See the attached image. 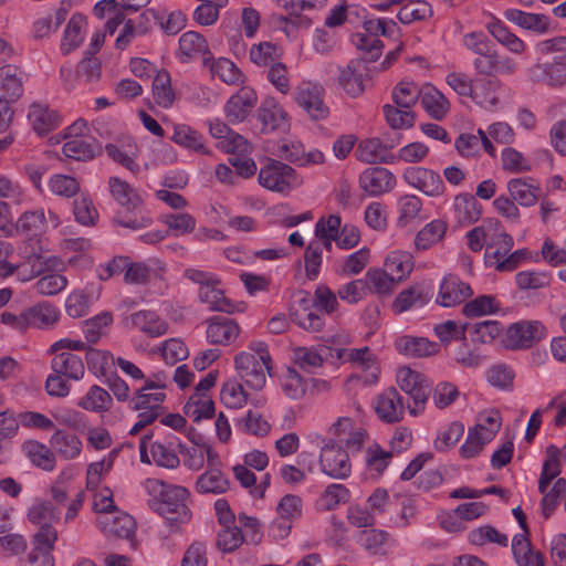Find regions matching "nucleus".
I'll use <instances>...</instances> for the list:
<instances>
[{"mask_svg":"<svg viewBox=\"0 0 566 566\" xmlns=\"http://www.w3.org/2000/svg\"><path fill=\"white\" fill-rule=\"evenodd\" d=\"M348 432V438L345 439L346 448L356 453L361 450L368 439V433L363 428H353L350 418L340 417L329 427V433L334 437H340L343 433Z\"/></svg>","mask_w":566,"mask_h":566,"instance_id":"30","label":"nucleus"},{"mask_svg":"<svg viewBox=\"0 0 566 566\" xmlns=\"http://www.w3.org/2000/svg\"><path fill=\"white\" fill-rule=\"evenodd\" d=\"M229 489V481L218 469H211L202 473L197 480L199 493L221 494Z\"/></svg>","mask_w":566,"mask_h":566,"instance_id":"55","label":"nucleus"},{"mask_svg":"<svg viewBox=\"0 0 566 566\" xmlns=\"http://www.w3.org/2000/svg\"><path fill=\"white\" fill-rule=\"evenodd\" d=\"M276 513L277 517L272 522L270 533L274 538L283 539L290 534L293 521L301 516V497H281Z\"/></svg>","mask_w":566,"mask_h":566,"instance_id":"10","label":"nucleus"},{"mask_svg":"<svg viewBox=\"0 0 566 566\" xmlns=\"http://www.w3.org/2000/svg\"><path fill=\"white\" fill-rule=\"evenodd\" d=\"M512 553L517 566H544L543 555L532 548L525 534H516L513 537Z\"/></svg>","mask_w":566,"mask_h":566,"instance_id":"37","label":"nucleus"},{"mask_svg":"<svg viewBox=\"0 0 566 566\" xmlns=\"http://www.w3.org/2000/svg\"><path fill=\"white\" fill-rule=\"evenodd\" d=\"M171 139L185 147L189 148L191 150H195L197 153L206 154V148L203 145L202 136L192 129L191 127L187 125H177L174 128V134L171 136Z\"/></svg>","mask_w":566,"mask_h":566,"instance_id":"60","label":"nucleus"},{"mask_svg":"<svg viewBox=\"0 0 566 566\" xmlns=\"http://www.w3.org/2000/svg\"><path fill=\"white\" fill-rule=\"evenodd\" d=\"M327 352L328 347L325 346H321L319 348L300 346L294 348L293 357L300 368L311 370L323 365Z\"/></svg>","mask_w":566,"mask_h":566,"instance_id":"53","label":"nucleus"},{"mask_svg":"<svg viewBox=\"0 0 566 566\" xmlns=\"http://www.w3.org/2000/svg\"><path fill=\"white\" fill-rule=\"evenodd\" d=\"M51 360L52 371L69 380L78 381L84 377L85 366L80 356L71 352L54 353Z\"/></svg>","mask_w":566,"mask_h":566,"instance_id":"28","label":"nucleus"},{"mask_svg":"<svg viewBox=\"0 0 566 566\" xmlns=\"http://www.w3.org/2000/svg\"><path fill=\"white\" fill-rule=\"evenodd\" d=\"M258 102L255 91L249 86H243L237 91L224 105V115L232 124L242 123Z\"/></svg>","mask_w":566,"mask_h":566,"instance_id":"13","label":"nucleus"},{"mask_svg":"<svg viewBox=\"0 0 566 566\" xmlns=\"http://www.w3.org/2000/svg\"><path fill=\"white\" fill-rule=\"evenodd\" d=\"M413 269V256L407 251H392L385 261V270L397 283L405 280Z\"/></svg>","mask_w":566,"mask_h":566,"instance_id":"44","label":"nucleus"},{"mask_svg":"<svg viewBox=\"0 0 566 566\" xmlns=\"http://www.w3.org/2000/svg\"><path fill=\"white\" fill-rule=\"evenodd\" d=\"M258 181L266 190L282 195H287L293 188L301 185L294 168L272 158H268L260 168Z\"/></svg>","mask_w":566,"mask_h":566,"instance_id":"4","label":"nucleus"},{"mask_svg":"<svg viewBox=\"0 0 566 566\" xmlns=\"http://www.w3.org/2000/svg\"><path fill=\"white\" fill-rule=\"evenodd\" d=\"M473 295V291L469 283L463 282L459 276L449 274L443 277L437 304L443 307H451L463 303Z\"/></svg>","mask_w":566,"mask_h":566,"instance_id":"14","label":"nucleus"},{"mask_svg":"<svg viewBox=\"0 0 566 566\" xmlns=\"http://www.w3.org/2000/svg\"><path fill=\"white\" fill-rule=\"evenodd\" d=\"M507 191L512 199L522 207L534 206L541 195L539 182L531 177H518L507 181Z\"/></svg>","mask_w":566,"mask_h":566,"instance_id":"23","label":"nucleus"},{"mask_svg":"<svg viewBox=\"0 0 566 566\" xmlns=\"http://www.w3.org/2000/svg\"><path fill=\"white\" fill-rule=\"evenodd\" d=\"M48 187L50 191L57 197L70 199L81 193L80 181L69 175L55 174L49 179Z\"/></svg>","mask_w":566,"mask_h":566,"instance_id":"57","label":"nucleus"},{"mask_svg":"<svg viewBox=\"0 0 566 566\" xmlns=\"http://www.w3.org/2000/svg\"><path fill=\"white\" fill-rule=\"evenodd\" d=\"M469 542L476 546H483L492 543L506 547L509 544V537L491 525H483L469 533Z\"/></svg>","mask_w":566,"mask_h":566,"instance_id":"59","label":"nucleus"},{"mask_svg":"<svg viewBox=\"0 0 566 566\" xmlns=\"http://www.w3.org/2000/svg\"><path fill=\"white\" fill-rule=\"evenodd\" d=\"M153 96L156 104L163 108H169L175 101V92L171 87V77L168 71L156 72L153 81Z\"/></svg>","mask_w":566,"mask_h":566,"instance_id":"49","label":"nucleus"},{"mask_svg":"<svg viewBox=\"0 0 566 566\" xmlns=\"http://www.w3.org/2000/svg\"><path fill=\"white\" fill-rule=\"evenodd\" d=\"M562 459L566 461V443L563 448L554 444L546 448L538 479V492L542 495H566V479L559 476Z\"/></svg>","mask_w":566,"mask_h":566,"instance_id":"3","label":"nucleus"},{"mask_svg":"<svg viewBox=\"0 0 566 566\" xmlns=\"http://www.w3.org/2000/svg\"><path fill=\"white\" fill-rule=\"evenodd\" d=\"M396 185V177L384 167H369L359 175V186L370 196L389 192Z\"/></svg>","mask_w":566,"mask_h":566,"instance_id":"15","label":"nucleus"},{"mask_svg":"<svg viewBox=\"0 0 566 566\" xmlns=\"http://www.w3.org/2000/svg\"><path fill=\"white\" fill-rule=\"evenodd\" d=\"M292 322L308 333H318L325 326L324 316L315 311H306V308H292L290 313Z\"/></svg>","mask_w":566,"mask_h":566,"instance_id":"62","label":"nucleus"},{"mask_svg":"<svg viewBox=\"0 0 566 566\" xmlns=\"http://www.w3.org/2000/svg\"><path fill=\"white\" fill-rule=\"evenodd\" d=\"M394 144L386 145L378 138L361 140L355 151L358 160L366 164L387 163V153Z\"/></svg>","mask_w":566,"mask_h":566,"instance_id":"41","label":"nucleus"},{"mask_svg":"<svg viewBox=\"0 0 566 566\" xmlns=\"http://www.w3.org/2000/svg\"><path fill=\"white\" fill-rule=\"evenodd\" d=\"M23 94V81L15 65L0 67V104L17 102Z\"/></svg>","mask_w":566,"mask_h":566,"instance_id":"24","label":"nucleus"},{"mask_svg":"<svg viewBox=\"0 0 566 566\" xmlns=\"http://www.w3.org/2000/svg\"><path fill=\"white\" fill-rule=\"evenodd\" d=\"M258 118L262 124V132L265 134L284 128L287 124L286 113L274 99H266L261 104Z\"/></svg>","mask_w":566,"mask_h":566,"instance_id":"36","label":"nucleus"},{"mask_svg":"<svg viewBox=\"0 0 566 566\" xmlns=\"http://www.w3.org/2000/svg\"><path fill=\"white\" fill-rule=\"evenodd\" d=\"M184 413L193 422L214 416V402L205 394H192L184 406Z\"/></svg>","mask_w":566,"mask_h":566,"instance_id":"45","label":"nucleus"},{"mask_svg":"<svg viewBox=\"0 0 566 566\" xmlns=\"http://www.w3.org/2000/svg\"><path fill=\"white\" fill-rule=\"evenodd\" d=\"M488 31L492 36L507 50L515 54H521L525 50L524 42L512 33L501 21L490 22Z\"/></svg>","mask_w":566,"mask_h":566,"instance_id":"56","label":"nucleus"},{"mask_svg":"<svg viewBox=\"0 0 566 566\" xmlns=\"http://www.w3.org/2000/svg\"><path fill=\"white\" fill-rule=\"evenodd\" d=\"M420 103L429 116L437 120L444 118L450 108L447 97L430 84L421 87Z\"/></svg>","mask_w":566,"mask_h":566,"instance_id":"35","label":"nucleus"},{"mask_svg":"<svg viewBox=\"0 0 566 566\" xmlns=\"http://www.w3.org/2000/svg\"><path fill=\"white\" fill-rule=\"evenodd\" d=\"M86 364L88 369L96 376H106L116 360L107 350L87 347Z\"/></svg>","mask_w":566,"mask_h":566,"instance_id":"63","label":"nucleus"},{"mask_svg":"<svg viewBox=\"0 0 566 566\" xmlns=\"http://www.w3.org/2000/svg\"><path fill=\"white\" fill-rule=\"evenodd\" d=\"M72 211L75 221L83 227H94L99 218L98 211L87 192H81L73 200Z\"/></svg>","mask_w":566,"mask_h":566,"instance_id":"46","label":"nucleus"},{"mask_svg":"<svg viewBox=\"0 0 566 566\" xmlns=\"http://www.w3.org/2000/svg\"><path fill=\"white\" fill-rule=\"evenodd\" d=\"M57 533L43 532L35 533L33 537V548L28 555L27 563L29 566H54L52 551Z\"/></svg>","mask_w":566,"mask_h":566,"instance_id":"26","label":"nucleus"},{"mask_svg":"<svg viewBox=\"0 0 566 566\" xmlns=\"http://www.w3.org/2000/svg\"><path fill=\"white\" fill-rule=\"evenodd\" d=\"M180 453L184 455V463L191 470H199L203 467L207 460L210 465H214L219 461L218 453L207 442L196 441L191 447L180 448Z\"/></svg>","mask_w":566,"mask_h":566,"instance_id":"31","label":"nucleus"},{"mask_svg":"<svg viewBox=\"0 0 566 566\" xmlns=\"http://www.w3.org/2000/svg\"><path fill=\"white\" fill-rule=\"evenodd\" d=\"M447 231V223L436 219L426 224L416 235L415 245L418 250H428L440 242Z\"/></svg>","mask_w":566,"mask_h":566,"instance_id":"51","label":"nucleus"},{"mask_svg":"<svg viewBox=\"0 0 566 566\" xmlns=\"http://www.w3.org/2000/svg\"><path fill=\"white\" fill-rule=\"evenodd\" d=\"M421 88L410 81H401L394 88L391 93L395 106L400 108H411L418 99H420Z\"/></svg>","mask_w":566,"mask_h":566,"instance_id":"58","label":"nucleus"},{"mask_svg":"<svg viewBox=\"0 0 566 566\" xmlns=\"http://www.w3.org/2000/svg\"><path fill=\"white\" fill-rule=\"evenodd\" d=\"M51 446L66 460L76 458L82 450L81 440L73 433L57 430L51 437Z\"/></svg>","mask_w":566,"mask_h":566,"instance_id":"52","label":"nucleus"},{"mask_svg":"<svg viewBox=\"0 0 566 566\" xmlns=\"http://www.w3.org/2000/svg\"><path fill=\"white\" fill-rule=\"evenodd\" d=\"M403 181L427 197L437 198L444 193L446 186L441 176L421 166L407 167L402 172Z\"/></svg>","mask_w":566,"mask_h":566,"instance_id":"7","label":"nucleus"},{"mask_svg":"<svg viewBox=\"0 0 566 566\" xmlns=\"http://www.w3.org/2000/svg\"><path fill=\"white\" fill-rule=\"evenodd\" d=\"M398 353L412 358H422L436 355L439 352V345L426 337L402 335L395 342Z\"/></svg>","mask_w":566,"mask_h":566,"instance_id":"27","label":"nucleus"},{"mask_svg":"<svg viewBox=\"0 0 566 566\" xmlns=\"http://www.w3.org/2000/svg\"><path fill=\"white\" fill-rule=\"evenodd\" d=\"M504 18L522 29L545 33L549 29V19L542 13H530L518 9H506Z\"/></svg>","mask_w":566,"mask_h":566,"instance_id":"33","label":"nucleus"},{"mask_svg":"<svg viewBox=\"0 0 566 566\" xmlns=\"http://www.w3.org/2000/svg\"><path fill=\"white\" fill-rule=\"evenodd\" d=\"M451 213L458 226L467 227L479 220L481 206L471 193H460L453 199Z\"/></svg>","mask_w":566,"mask_h":566,"instance_id":"29","label":"nucleus"},{"mask_svg":"<svg viewBox=\"0 0 566 566\" xmlns=\"http://www.w3.org/2000/svg\"><path fill=\"white\" fill-rule=\"evenodd\" d=\"M112 405L113 398L109 392L97 385L91 386L77 402V406L84 410L96 413L108 411Z\"/></svg>","mask_w":566,"mask_h":566,"instance_id":"43","label":"nucleus"},{"mask_svg":"<svg viewBox=\"0 0 566 566\" xmlns=\"http://www.w3.org/2000/svg\"><path fill=\"white\" fill-rule=\"evenodd\" d=\"M547 335L546 327L539 321H521L506 329L509 346L514 349L530 348Z\"/></svg>","mask_w":566,"mask_h":566,"instance_id":"9","label":"nucleus"},{"mask_svg":"<svg viewBox=\"0 0 566 566\" xmlns=\"http://www.w3.org/2000/svg\"><path fill=\"white\" fill-rule=\"evenodd\" d=\"M219 285L220 283H209L199 287L200 302L207 304L210 311L233 313L235 310L234 305L224 296Z\"/></svg>","mask_w":566,"mask_h":566,"instance_id":"42","label":"nucleus"},{"mask_svg":"<svg viewBox=\"0 0 566 566\" xmlns=\"http://www.w3.org/2000/svg\"><path fill=\"white\" fill-rule=\"evenodd\" d=\"M293 97L312 120H324L329 116V107L325 103V90L321 84L303 82L296 86Z\"/></svg>","mask_w":566,"mask_h":566,"instance_id":"5","label":"nucleus"},{"mask_svg":"<svg viewBox=\"0 0 566 566\" xmlns=\"http://www.w3.org/2000/svg\"><path fill=\"white\" fill-rule=\"evenodd\" d=\"M179 49L188 57L201 55L205 65H208L210 61L211 53L208 50L207 41L198 32L189 31L184 33L179 39Z\"/></svg>","mask_w":566,"mask_h":566,"instance_id":"48","label":"nucleus"},{"mask_svg":"<svg viewBox=\"0 0 566 566\" xmlns=\"http://www.w3.org/2000/svg\"><path fill=\"white\" fill-rule=\"evenodd\" d=\"M108 189L114 200L127 211H135L140 208L142 198L137 190L128 182L118 177H111L108 179Z\"/></svg>","mask_w":566,"mask_h":566,"instance_id":"32","label":"nucleus"},{"mask_svg":"<svg viewBox=\"0 0 566 566\" xmlns=\"http://www.w3.org/2000/svg\"><path fill=\"white\" fill-rule=\"evenodd\" d=\"M207 339L211 344L230 345L239 336L238 323L226 316H214L207 321Z\"/></svg>","mask_w":566,"mask_h":566,"instance_id":"20","label":"nucleus"},{"mask_svg":"<svg viewBox=\"0 0 566 566\" xmlns=\"http://www.w3.org/2000/svg\"><path fill=\"white\" fill-rule=\"evenodd\" d=\"M432 14L431 6L423 0L409 1L405 3L398 11L397 18L403 24L415 21L424 20Z\"/></svg>","mask_w":566,"mask_h":566,"instance_id":"61","label":"nucleus"},{"mask_svg":"<svg viewBox=\"0 0 566 566\" xmlns=\"http://www.w3.org/2000/svg\"><path fill=\"white\" fill-rule=\"evenodd\" d=\"M180 448L182 443L175 436L167 437L164 441H155L150 444L153 461L158 467L176 469L180 463Z\"/></svg>","mask_w":566,"mask_h":566,"instance_id":"25","label":"nucleus"},{"mask_svg":"<svg viewBox=\"0 0 566 566\" xmlns=\"http://www.w3.org/2000/svg\"><path fill=\"white\" fill-rule=\"evenodd\" d=\"M101 290L102 285L99 283H90L83 291L71 293L65 303L67 315L74 318L85 316L91 305L98 300Z\"/></svg>","mask_w":566,"mask_h":566,"instance_id":"21","label":"nucleus"},{"mask_svg":"<svg viewBox=\"0 0 566 566\" xmlns=\"http://www.w3.org/2000/svg\"><path fill=\"white\" fill-rule=\"evenodd\" d=\"M369 78V66L366 59L350 60L346 67L342 69L338 84L350 97H357L365 91V81Z\"/></svg>","mask_w":566,"mask_h":566,"instance_id":"11","label":"nucleus"},{"mask_svg":"<svg viewBox=\"0 0 566 566\" xmlns=\"http://www.w3.org/2000/svg\"><path fill=\"white\" fill-rule=\"evenodd\" d=\"M22 450L28 459L38 468L45 471L54 469L55 457L45 444L35 440H28L23 442Z\"/></svg>","mask_w":566,"mask_h":566,"instance_id":"47","label":"nucleus"},{"mask_svg":"<svg viewBox=\"0 0 566 566\" xmlns=\"http://www.w3.org/2000/svg\"><path fill=\"white\" fill-rule=\"evenodd\" d=\"M29 328L45 329L52 327L60 317L59 310L48 302H41L27 308Z\"/></svg>","mask_w":566,"mask_h":566,"instance_id":"38","label":"nucleus"},{"mask_svg":"<svg viewBox=\"0 0 566 566\" xmlns=\"http://www.w3.org/2000/svg\"><path fill=\"white\" fill-rule=\"evenodd\" d=\"M87 24L86 18L83 14H73L66 24L61 41V51L63 54H69L77 49L84 40V29Z\"/></svg>","mask_w":566,"mask_h":566,"instance_id":"40","label":"nucleus"},{"mask_svg":"<svg viewBox=\"0 0 566 566\" xmlns=\"http://www.w3.org/2000/svg\"><path fill=\"white\" fill-rule=\"evenodd\" d=\"M250 352H241L234 357V367L240 379L251 389L260 390L266 382L265 373L272 370V358L263 340H252Z\"/></svg>","mask_w":566,"mask_h":566,"instance_id":"1","label":"nucleus"},{"mask_svg":"<svg viewBox=\"0 0 566 566\" xmlns=\"http://www.w3.org/2000/svg\"><path fill=\"white\" fill-rule=\"evenodd\" d=\"M113 313L102 312L82 322V332L87 343L95 344L104 335L105 329L113 323Z\"/></svg>","mask_w":566,"mask_h":566,"instance_id":"54","label":"nucleus"},{"mask_svg":"<svg viewBox=\"0 0 566 566\" xmlns=\"http://www.w3.org/2000/svg\"><path fill=\"white\" fill-rule=\"evenodd\" d=\"M533 82L545 83L548 86H562L566 83V62L551 61L536 63L528 69Z\"/></svg>","mask_w":566,"mask_h":566,"instance_id":"22","label":"nucleus"},{"mask_svg":"<svg viewBox=\"0 0 566 566\" xmlns=\"http://www.w3.org/2000/svg\"><path fill=\"white\" fill-rule=\"evenodd\" d=\"M133 327L140 329L150 337H158L167 333L168 324L151 311H138L133 313L128 318Z\"/></svg>","mask_w":566,"mask_h":566,"instance_id":"34","label":"nucleus"},{"mask_svg":"<svg viewBox=\"0 0 566 566\" xmlns=\"http://www.w3.org/2000/svg\"><path fill=\"white\" fill-rule=\"evenodd\" d=\"M375 410L384 422H399L405 413L403 398L396 388L390 387L378 396Z\"/></svg>","mask_w":566,"mask_h":566,"instance_id":"16","label":"nucleus"},{"mask_svg":"<svg viewBox=\"0 0 566 566\" xmlns=\"http://www.w3.org/2000/svg\"><path fill=\"white\" fill-rule=\"evenodd\" d=\"M59 504L60 506H57L53 500H45L30 507L28 518L30 523L39 527L36 533H57L56 530L53 528V523L57 521L61 509L65 506L63 503Z\"/></svg>","mask_w":566,"mask_h":566,"instance_id":"19","label":"nucleus"},{"mask_svg":"<svg viewBox=\"0 0 566 566\" xmlns=\"http://www.w3.org/2000/svg\"><path fill=\"white\" fill-rule=\"evenodd\" d=\"M348 359L360 370L350 377L352 381L361 382L365 386H370L378 381L379 367L376 356L369 347L350 349L348 352Z\"/></svg>","mask_w":566,"mask_h":566,"instance_id":"12","label":"nucleus"},{"mask_svg":"<svg viewBox=\"0 0 566 566\" xmlns=\"http://www.w3.org/2000/svg\"><path fill=\"white\" fill-rule=\"evenodd\" d=\"M473 67L479 75L489 77L484 83L494 86L496 82L493 80L496 75H512L516 71V63L507 56H502L495 50V46L488 53L480 54L473 60ZM483 80L476 81V83Z\"/></svg>","mask_w":566,"mask_h":566,"instance_id":"6","label":"nucleus"},{"mask_svg":"<svg viewBox=\"0 0 566 566\" xmlns=\"http://www.w3.org/2000/svg\"><path fill=\"white\" fill-rule=\"evenodd\" d=\"M366 287L377 294H390L397 281L386 270L370 269L366 273Z\"/></svg>","mask_w":566,"mask_h":566,"instance_id":"64","label":"nucleus"},{"mask_svg":"<svg viewBox=\"0 0 566 566\" xmlns=\"http://www.w3.org/2000/svg\"><path fill=\"white\" fill-rule=\"evenodd\" d=\"M33 129L39 135H45L60 124L59 114L45 105L33 104L28 115Z\"/></svg>","mask_w":566,"mask_h":566,"instance_id":"39","label":"nucleus"},{"mask_svg":"<svg viewBox=\"0 0 566 566\" xmlns=\"http://www.w3.org/2000/svg\"><path fill=\"white\" fill-rule=\"evenodd\" d=\"M93 510L97 514V526L105 536L127 539L134 535L135 520L115 505L114 497H95Z\"/></svg>","mask_w":566,"mask_h":566,"instance_id":"2","label":"nucleus"},{"mask_svg":"<svg viewBox=\"0 0 566 566\" xmlns=\"http://www.w3.org/2000/svg\"><path fill=\"white\" fill-rule=\"evenodd\" d=\"M165 399L166 395L163 391H156L143 385L130 398L129 407L140 415H153L156 420L163 413Z\"/></svg>","mask_w":566,"mask_h":566,"instance_id":"18","label":"nucleus"},{"mask_svg":"<svg viewBox=\"0 0 566 566\" xmlns=\"http://www.w3.org/2000/svg\"><path fill=\"white\" fill-rule=\"evenodd\" d=\"M148 505L171 525L190 520V511L180 497H150Z\"/></svg>","mask_w":566,"mask_h":566,"instance_id":"17","label":"nucleus"},{"mask_svg":"<svg viewBox=\"0 0 566 566\" xmlns=\"http://www.w3.org/2000/svg\"><path fill=\"white\" fill-rule=\"evenodd\" d=\"M501 304L494 295H479L475 298L467 302L462 307V314L465 317L474 318L484 315H490L499 312Z\"/></svg>","mask_w":566,"mask_h":566,"instance_id":"50","label":"nucleus"},{"mask_svg":"<svg viewBox=\"0 0 566 566\" xmlns=\"http://www.w3.org/2000/svg\"><path fill=\"white\" fill-rule=\"evenodd\" d=\"M319 462L323 472L336 479L348 476L352 470L348 452L333 439L322 447Z\"/></svg>","mask_w":566,"mask_h":566,"instance_id":"8","label":"nucleus"}]
</instances>
